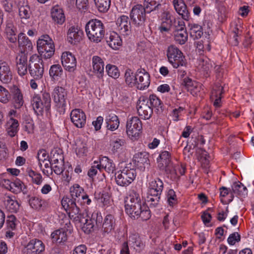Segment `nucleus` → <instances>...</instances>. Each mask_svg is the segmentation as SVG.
Segmentation results:
<instances>
[{
  "mask_svg": "<svg viewBox=\"0 0 254 254\" xmlns=\"http://www.w3.org/2000/svg\"><path fill=\"white\" fill-rule=\"evenodd\" d=\"M85 32L88 39L93 42H100L105 36V27L99 20H89L86 24Z\"/></svg>",
  "mask_w": 254,
  "mask_h": 254,
  "instance_id": "1",
  "label": "nucleus"
},
{
  "mask_svg": "<svg viewBox=\"0 0 254 254\" xmlns=\"http://www.w3.org/2000/svg\"><path fill=\"white\" fill-rule=\"evenodd\" d=\"M149 190L147 201L151 208L156 207L159 202L160 195L163 189V183L159 178H157L149 184Z\"/></svg>",
  "mask_w": 254,
  "mask_h": 254,
  "instance_id": "2",
  "label": "nucleus"
},
{
  "mask_svg": "<svg viewBox=\"0 0 254 254\" xmlns=\"http://www.w3.org/2000/svg\"><path fill=\"white\" fill-rule=\"evenodd\" d=\"M37 45L41 58L48 59L54 55L55 51L54 43L48 35L42 36L37 41Z\"/></svg>",
  "mask_w": 254,
  "mask_h": 254,
  "instance_id": "3",
  "label": "nucleus"
},
{
  "mask_svg": "<svg viewBox=\"0 0 254 254\" xmlns=\"http://www.w3.org/2000/svg\"><path fill=\"white\" fill-rule=\"evenodd\" d=\"M28 69L30 74L34 79L38 81L41 79L44 73V64L42 58L36 55H32L29 61Z\"/></svg>",
  "mask_w": 254,
  "mask_h": 254,
  "instance_id": "4",
  "label": "nucleus"
},
{
  "mask_svg": "<svg viewBox=\"0 0 254 254\" xmlns=\"http://www.w3.org/2000/svg\"><path fill=\"white\" fill-rule=\"evenodd\" d=\"M115 176L116 182L119 186H127L135 179L136 171L133 168L126 167L122 171L116 173Z\"/></svg>",
  "mask_w": 254,
  "mask_h": 254,
  "instance_id": "5",
  "label": "nucleus"
},
{
  "mask_svg": "<svg viewBox=\"0 0 254 254\" xmlns=\"http://www.w3.org/2000/svg\"><path fill=\"white\" fill-rule=\"evenodd\" d=\"M167 57L174 68L186 66L187 63L182 52L176 47L171 45L168 48Z\"/></svg>",
  "mask_w": 254,
  "mask_h": 254,
  "instance_id": "6",
  "label": "nucleus"
},
{
  "mask_svg": "<svg viewBox=\"0 0 254 254\" xmlns=\"http://www.w3.org/2000/svg\"><path fill=\"white\" fill-rule=\"evenodd\" d=\"M125 210L126 213L133 219L140 218V220L142 221H146L148 220L151 216L150 211L146 205V203Z\"/></svg>",
  "mask_w": 254,
  "mask_h": 254,
  "instance_id": "7",
  "label": "nucleus"
},
{
  "mask_svg": "<svg viewBox=\"0 0 254 254\" xmlns=\"http://www.w3.org/2000/svg\"><path fill=\"white\" fill-rule=\"evenodd\" d=\"M158 167L160 170L164 171L167 174H176V169L170 159V154L167 151L161 152L157 159Z\"/></svg>",
  "mask_w": 254,
  "mask_h": 254,
  "instance_id": "8",
  "label": "nucleus"
},
{
  "mask_svg": "<svg viewBox=\"0 0 254 254\" xmlns=\"http://www.w3.org/2000/svg\"><path fill=\"white\" fill-rule=\"evenodd\" d=\"M126 128L128 136L130 138L136 139L142 128L141 121L137 117H132L127 120Z\"/></svg>",
  "mask_w": 254,
  "mask_h": 254,
  "instance_id": "9",
  "label": "nucleus"
},
{
  "mask_svg": "<svg viewBox=\"0 0 254 254\" xmlns=\"http://www.w3.org/2000/svg\"><path fill=\"white\" fill-rule=\"evenodd\" d=\"M146 8L141 4H136L132 8L130 13V19L136 26L144 25L146 20Z\"/></svg>",
  "mask_w": 254,
  "mask_h": 254,
  "instance_id": "10",
  "label": "nucleus"
},
{
  "mask_svg": "<svg viewBox=\"0 0 254 254\" xmlns=\"http://www.w3.org/2000/svg\"><path fill=\"white\" fill-rule=\"evenodd\" d=\"M53 95L59 112L60 114H64L65 110V99L67 95L65 89L59 86L55 87Z\"/></svg>",
  "mask_w": 254,
  "mask_h": 254,
  "instance_id": "11",
  "label": "nucleus"
},
{
  "mask_svg": "<svg viewBox=\"0 0 254 254\" xmlns=\"http://www.w3.org/2000/svg\"><path fill=\"white\" fill-rule=\"evenodd\" d=\"M137 113L142 119H149L153 114V109L148 104L147 98L140 97L137 102L136 106Z\"/></svg>",
  "mask_w": 254,
  "mask_h": 254,
  "instance_id": "12",
  "label": "nucleus"
},
{
  "mask_svg": "<svg viewBox=\"0 0 254 254\" xmlns=\"http://www.w3.org/2000/svg\"><path fill=\"white\" fill-rule=\"evenodd\" d=\"M15 63L18 74L21 76L26 75L28 67L27 55L24 52L19 53L15 58Z\"/></svg>",
  "mask_w": 254,
  "mask_h": 254,
  "instance_id": "13",
  "label": "nucleus"
},
{
  "mask_svg": "<svg viewBox=\"0 0 254 254\" xmlns=\"http://www.w3.org/2000/svg\"><path fill=\"white\" fill-rule=\"evenodd\" d=\"M125 202V209L133 208L145 203L139 194L133 190L130 191L128 195L126 197Z\"/></svg>",
  "mask_w": 254,
  "mask_h": 254,
  "instance_id": "14",
  "label": "nucleus"
},
{
  "mask_svg": "<svg viewBox=\"0 0 254 254\" xmlns=\"http://www.w3.org/2000/svg\"><path fill=\"white\" fill-rule=\"evenodd\" d=\"M136 87L143 90L148 87L150 84V75L143 68L138 69L136 71Z\"/></svg>",
  "mask_w": 254,
  "mask_h": 254,
  "instance_id": "15",
  "label": "nucleus"
},
{
  "mask_svg": "<svg viewBox=\"0 0 254 254\" xmlns=\"http://www.w3.org/2000/svg\"><path fill=\"white\" fill-rule=\"evenodd\" d=\"M45 250L43 243L38 239H32L25 248L24 252L26 254H40Z\"/></svg>",
  "mask_w": 254,
  "mask_h": 254,
  "instance_id": "16",
  "label": "nucleus"
},
{
  "mask_svg": "<svg viewBox=\"0 0 254 254\" xmlns=\"http://www.w3.org/2000/svg\"><path fill=\"white\" fill-rule=\"evenodd\" d=\"M70 119L75 126L78 128L83 127L86 124V115L80 109H75L70 113Z\"/></svg>",
  "mask_w": 254,
  "mask_h": 254,
  "instance_id": "17",
  "label": "nucleus"
},
{
  "mask_svg": "<svg viewBox=\"0 0 254 254\" xmlns=\"http://www.w3.org/2000/svg\"><path fill=\"white\" fill-rule=\"evenodd\" d=\"M62 63L65 69L69 71H73L76 66V60L71 53L65 52L62 54Z\"/></svg>",
  "mask_w": 254,
  "mask_h": 254,
  "instance_id": "18",
  "label": "nucleus"
},
{
  "mask_svg": "<svg viewBox=\"0 0 254 254\" xmlns=\"http://www.w3.org/2000/svg\"><path fill=\"white\" fill-rule=\"evenodd\" d=\"M116 24L118 30L121 34L127 35L130 32L131 25L127 16L122 15L117 20Z\"/></svg>",
  "mask_w": 254,
  "mask_h": 254,
  "instance_id": "19",
  "label": "nucleus"
},
{
  "mask_svg": "<svg viewBox=\"0 0 254 254\" xmlns=\"http://www.w3.org/2000/svg\"><path fill=\"white\" fill-rule=\"evenodd\" d=\"M12 79V72L8 64L0 61V80L3 83H8Z\"/></svg>",
  "mask_w": 254,
  "mask_h": 254,
  "instance_id": "20",
  "label": "nucleus"
},
{
  "mask_svg": "<svg viewBox=\"0 0 254 254\" xmlns=\"http://www.w3.org/2000/svg\"><path fill=\"white\" fill-rule=\"evenodd\" d=\"M173 4L177 12L185 20L189 19L190 14L183 0H173Z\"/></svg>",
  "mask_w": 254,
  "mask_h": 254,
  "instance_id": "21",
  "label": "nucleus"
},
{
  "mask_svg": "<svg viewBox=\"0 0 254 254\" xmlns=\"http://www.w3.org/2000/svg\"><path fill=\"white\" fill-rule=\"evenodd\" d=\"M93 72L98 78H102L104 74V63L100 57L95 56L92 59Z\"/></svg>",
  "mask_w": 254,
  "mask_h": 254,
  "instance_id": "22",
  "label": "nucleus"
},
{
  "mask_svg": "<svg viewBox=\"0 0 254 254\" xmlns=\"http://www.w3.org/2000/svg\"><path fill=\"white\" fill-rule=\"evenodd\" d=\"M149 154L146 152L136 153L133 157V161L136 165L140 167L145 168L149 165Z\"/></svg>",
  "mask_w": 254,
  "mask_h": 254,
  "instance_id": "23",
  "label": "nucleus"
},
{
  "mask_svg": "<svg viewBox=\"0 0 254 254\" xmlns=\"http://www.w3.org/2000/svg\"><path fill=\"white\" fill-rule=\"evenodd\" d=\"M81 40V37L77 27H70L67 33V40L71 44L75 45Z\"/></svg>",
  "mask_w": 254,
  "mask_h": 254,
  "instance_id": "24",
  "label": "nucleus"
},
{
  "mask_svg": "<svg viewBox=\"0 0 254 254\" xmlns=\"http://www.w3.org/2000/svg\"><path fill=\"white\" fill-rule=\"evenodd\" d=\"M67 230L60 229L54 231L51 235L53 242L64 243L67 240Z\"/></svg>",
  "mask_w": 254,
  "mask_h": 254,
  "instance_id": "25",
  "label": "nucleus"
},
{
  "mask_svg": "<svg viewBox=\"0 0 254 254\" xmlns=\"http://www.w3.org/2000/svg\"><path fill=\"white\" fill-rule=\"evenodd\" d=\"M51 16L55 22L62 24L65 21L63 10L58 5L55 6L51 10Z\"/></svg>",
  "mask_w": 254,
  "mask_h": 254,
  "instance_id": "26",
  "label": "nucleus"
},
{
  "mask_svg": "<svg viewBox=\"0 0 254 254\" xmlns=\"http://www.w3.org/2000/svg\"><path fill=\"white\" fill-rule=\"evenodd\" d=\"M12 102L15 109H20L23 105L24 100L23 95L20 90L16 87H14L12 92Z\"/></svg>",
  "mask_w": 254,
  "mask_h": 254,
  "instance_id": "27",
  "label": "nucleus"
},
{
  "mask_svg": "<svg viewBox=\"0 0 254 254\" xmlns=\"http://www.w3.org/2000/svg\"><path fill=\"white\" fill-rule=\"evenodd\" d=\"M31 103L35 113L38 115H42L45 110V105H43L41 97L38 95H34Z\"/></svg>",
  "mask_w": 254,
  "mask_h": 254,
  "instance_id": "28",
  "label": "nucleus"
},
{
  "mask_svg": "<svg viewBox=\"0 0 254 254\" xmlns=\"http://www.w3.org/2000/svg\"><path fill=\"white\" fill-rule=\"evenodd\" d=\"M116 220L112 214H108L105 217L102 225V229L105 233H110L115 228Z\"/></svg>",
  "mask_w": 254,
  "mask_h": 254,
  "instance_id": "29",
  "label": "nucleus"
},
{
  "mask_svg": "<svg viewBox=\"0 0 254 254\" xmlns=\"http://www.w3.org/2000/svg\"><path fill=\"white\" fill-rule=\"evenodd\" d=\"M98 166L99 170L104 169L109 174L113 173L115 170V165L107 157H103L100 160V163L98 164Z\"/></svg>",
  "mask_w": 254,
  "mask_h": 254,
  "instance_id": "30",
  "label": "nucleus"
},
{
  "mask_svg": "<svg viewBox=\"0 0 254 254\" xmlns=\"http://www.w3.org/2000/svg\"><path fill=\"white\" fill-rule=\"evenodd\" d=\"M18 42L19 46L22 47L23 51L20 52H28L32 49V44L28 38L23 33H20L18 35Z\"/></svg>",
  "mask_w": 254,
  "mask_h": 254,
  "instance_id": "31",
  "label": "nucleus"
},
{
  "mask_svg": "<svg viewBox=\"0 0 254 254\" xmlns=\"http://www.w3.org/2000/svg\"><path fill=\"white\" fill-rule=\"evenodd\" d=\"M28 203L31 208L37 211L43 210L46 207L45 200L36 196L30 197L28 200Z\"/></svg>",
  "mask_w": 254,
  "mask_h": 254,
  "instance_id": "32",
  "label": "nucleus"
},
{
  "mask_svg": "<svg viewBox=\"0 0 254 254\" xmlns=\"http://www.w3.org/2000/svg\"><path fill=\"white\" fill-rule=\"evenodd\" d=\"M108 45L113 49L117 50L122 46V40L120 36L116 32L110 34L109 38L107 40Z\"/></svg>",
  "mask_w": 254,
  "mask_h": 254,
  "instance_id": "33",
  "label": "nucleus"
},
{
  "mask_svg": "<svg viewBox=\"0 0 254 254\" xmlns=\"http://www.w3.org/2000/svg\"><path fill=\"white\" fill-rule=\"evenodd\" d=\"M223 93V87L221 85L215 86L213 87L212 91L211 98L213 100L215 99L214 102V106L216 107H219L220 106V102L222 98V94Z\"/></svg>",
  "mask_w": 254,
  "mask_h": 254,
  "instance_id": "34",
  "label": "nucleus"
},
{
  "mask_svg": "<svg viewBox=\"0 0 254 254\" xmlns=\"http://www.w3.org/2000/svg\"><path fill=\"white\" fill-rule=\"evenodd\" d=\"M148 100L149 105L152 109L154 108L155 109V112H156L157 114H159L162 113L163 103L156 95H150Z\"/></svg>",
  "mask_w": 254,
  "mask_h": 254,
  "instance_id": "35",
  "label": "nucleus"
},
{
  "mask_svg": "<svg viewBox=\"0 0 254 254\" xmlns=\"http://www.w3.org/2000/svg\"><path fill=\"white\" fill-rule=\"evenodd\" d=\"M175 41L181 45L184 44L188 39V33L184 26H181L175 31Z\"/></svg>",
  "mask_w": 254,
  "mask_h": 254,
  "instance_id": "36",
  "label": "nucleus"
},
{
  "mask_svg": "<svg viewBox=\"0 0 254 254\" xmlns=\"http://www.w3.org/2000/svg\"><path fill=\"white\" fill-rule=\"evenodd\" d=\"M129 244L133 247L137 251H140L144 246L139 236L137 235H132L129 237Z\"/></svg>",
  "mask_w": 254,
  "mask_h": 254,
  "instance_id": "37",
  "label": "nucleus"
},
{
  "mask_svg": "<svg viewBox=\"0 0 254 254\" xmlns=\"http://www.w3.org/2000/svg\"><path fill=\"white\" fill-rule=\"evenodd\" d=\"M83 189L78 184H75L70 189V192L72 196V198L74 199L76 198V202L78 204L81 203L80 196L83 195L82 193H83Z\"/></svg>",
  "mask_w": 254,
  "mask_h": 254,
  "instance_id": "38",
  "label": "nucleus"
},
{
  "mask_svg": "<svg viewBox=\"0 0 254 254\" xmlns=\"http://www.w3.org/2000/svg\"><path fill=\"white\" fill-rule=\"evenodd\" d=\"M49 74L55 80H58L63 75V70L60 64H54L51 66Z\"/></svg>",
  "mask_w": 254,
  "mask_h": 254,
  "instance_id": "39",
  "label": "nucleus"
},
{
  "mask_svg": "<svg viewBox=\"0 0 254 254\" xmlns=\"http://www.w3.org/2000/svg\"><path fill=\"white\" fill-rule=\"evenodd\" d=\"M190 34L193 39L200 38L203 34L202 29L201 26L196 24H190Z\"/></svg>",
  "mask_w": 254,
  "mask_h": 254,
  "instance_id": "40",
  "label": "nucleus"
},
{
  "mask_svg": "<svg viewBox=\"0 0 254 254\" xmlns=\"http://www.w3.org/2000/svg\"><path fill=\"white\" fill-rule=\"evenodd\" d=\"M125 81L130 87L136 85V73L134 74L131 69H127L125 73Z\"/></svg>",
  "mask_w": 254,
  "mask_h": 254,
  "instance_id": "41",
  "label": "nucleus"
},
{
  "mask_svg": "<svg viewBox=\"0 0 254 254\" xmlns=\"http://www.w3.org/2000/svg\"><path fill=\"white\" fill-rule=\"evenodd\" d=\"M232 190L234 193L240 196L247 194V188L240 182H235L232 186Z\"/></svg>",
  "mask_w": 254,
  "mask_h": 254,
  "instance_id": "42",
  "label": "nucleus"
},
{
  "mask_svg": "<svg viewBox=\"0 0 254 254\" xmlns=\"http://www.w3.org/2000/svg\"><path fill=\"white\" fill-rule=\"evenodd\" d=\"M5 204L7 210L11 213L16 212L19 207L18 202L9 196L7 197Z\"/></svg>",
  "mask_w": 254,
  "mask_h": 254,
  "instance_id": "43",
  "label": "nucleus"
},
{
  "mask_svg": "<svg viewBox=\"0 0 254 254\" xmlns=\"http://www.w3.org/2000/svg\"><path fill=\"white\" fill-rule=\"evenodd\" d=\"M8 124L9 126L7 128V133L10 137H14L18 130V122L15 119L11 118Z\"/></svg>",
  "mask_w": 254,
  "mask_h": 254,
  "instance_id": "44",
  "label": "nucleus"
},
{
  "mask_svg": "<svg viewBox=\"0 0 254 254\" xmlns=\"http://www.w3.org/2000/svg\"><path fill=\"white\" fill-rule=\"evenodd\" d=\"M15 29L13 24L11 23H8L5 28V33L7 39L12 43H14L17 41L16 36Z\"/></svg>",
  "mask_w": 254,
  "mask_h": 254,
  "instance_id": "45",
  "label": "nucleus"
},
{
  "mask_svg": "<svg viewBox=\"0 0 254 254\" xmlns=\"http://www.w3.org/2000/svg\"><path fill=\"white\" fill-rule=\"evenodd\" d=\"M143 6L146 8L147 13L158 10L161 6V3L154 1L152 0H144Z\"/></svg>",
  "mask_w": 254,
  "mask_h": 254,
  "instance_id": "46",
  "label": "nucleus"
},
{
  "mask_svg": "<svg viewBox=\"0 0 254 254\" xmlns=\"http://www.w3.org/2000/svg\"><path fill=\"white\" fill-rule=\"evenodd\" d=\"M95 6L101 12H106L109 9L111 0H94Z\"/></svg>",
  "mask_w": 254,
  "mask_h": 254,
  "instance_id": "47",
  "label": "nucleus"
},
{
  "mask_svg": "<svg viewBox=\"0 0 254 254\" xmlns=\"http://www.w3.org/2000/svg\"><path fill=\"white\" fill-rule=\"evenodd\" d=\"M198 65L206 73L213 68V62L207 58H200Z\"/></svg>",
  "mask_w": 254,
  "mask_h": 254,
  "instance_id": "48",
  "label": "nucleus"
},
{
  "mask_svg": "<svg viewBox=\"0 0 254 254\" xmlns=\"http://www.w3.org/2000/svg\"><path fill=\"white\" fill-rule=\"evenodd\" d=\"M76 201L70 203V206L68 208L69 217L71 219H75L76 216L81 211L77 205Z\"/></svg>",
  "mask_w": 254,
  "mask_h": 254,
  "instance_id": "49",
  "label": "nucleus"
},
{
  "mask_svg": "<svg viewBox=\"0 0 254 254\" xmlns=\"http://www.w3.org/2000/svg\"><path fill=\"white\" fill-rule=\"evenodd\" d=\"M106 68L109 76L115 79L119 77L120 71L116 65L108 64L106 66Z\"/></svg>",
  "mask_w": 254,
  "mask_h": 254,
  "instance_id": "50",
  "label": "nucleus"
},
{
  "mask_svg": "<svg viewBox=\"0 0 254 254\" xmlns=\"http://www.w3.org/2000/svg\"><path fill=\"white\" fill-rule=\"evenodd\" d=\"M11 95L9 91L0 85V102L4 104H6L9 101Z\"/></svg>",
  "mask_w": 254,
  "mask_h": 254,
  "instance_id": "51",
  "label": "nucleus"
},
{
  "mask_svg": "<svg viewBox=\"0 0 254 254\" xmlns=\"http://www.w3.org/2000/svg\"><path fill=\"white\" fill-rule=\"evenodd\" d=\"M29 176L31 178L32 181L33 183L40 185L41 184L43 179L40 173H37L32 170L28 171Z\"/></svg>",
  "mask_w": 254,
  "mask_h": 254,
  "instance_id": "52",
  "label": "nucleus"
},
{
  "mask_svg": "<svg viewBox=\"0 0 254 254\" xmlns=\"http://www.w3.org/2000/svg\"><path fill=\"white\" fill-rule=\"evenodd\" d=\"M196 82L192 81L191 79L189 77L185 78L182 83L181 85L185 88L188 91H192L194 88L196 87Z\"/></svg>",
  "mask_w": 254,
  "mask_h": 254,
  "instance_id": "53",
  "label": "nucleus"
},
{
  "mask_svg": "<svg viewBox=\"0 0 254 254\" xmlns=\"http://www.w3.org/2000/svg\"><path fill=\"white\" fill-rule=\"evenodd\" d=\"M82 225L83 230L86 233H89L93 231L95 226V224H94V222L92 218L89 219H88L87 218L85 223H82Z\"/></svg>",
  "mask_w": 254,
  "mask_h": 254,
  "instance_id": "54",
  "label": "nucleus"
},
{
  "mask_svg": "<svg viewBox=\"0 0 254 254\" xmlns=\"http://www.w3.org/2000/svg\"><path fill=\"white\" fill-rule=\"evenodd\" d=\"M42 101L43 103V105H45V111L46 112H49L51 107V97L49 93L44 92L42 94V97L41 98Z\"/></svg>",
  "mask_w": 254,
  "mask_h": 254,
  "instance_id": "55",
  "label": "nucleus"
},
{
  "mask_svg": "<svg viewBox=\"0 0 254 254\" xmlns=\"http://www.w3.org/2000/svg\"><path fill=\"white\" fill-rule=\"evenodd\" d=\"M167 201L170 206H173L177 203V198L176 193L172 189H170L168 191L167 194Z\"/></svg>",
  "mask_w": 254,
  "mask_h": 254,
  "instance_id": "56",
  "label": "nucleus"
},
{
  "mask_svg": "<svg viewBox=\"0 0 254 254\" xmlns=\"http://www.w3.org/2000/svg\"><path fill=\"white\" fill-rule=\"evenodd\" d=\"M19 14L21 18H29L31 15L29 7L28 5L20 6L19 8Z\"/></svg>",
  "mask_w": 254,
  "mask_h": 254,
  "instance_id": "57",
  "label": "nucleus"
},
{
  "mask_svg": "<svg viewBox=\"0 0 254 254\" xmlns=\"http://www.w3.org/2000/svg\"><path fill=\"white\" fill-rule=\"evenodd\" d=\"M75 151L76 154L79 156L84 155L87 151V147L86 144L83 142H79L76 144Z\"/></svg>",
  "mask_w": 254,
  "mask_h": 254,
  "instance_id": "58",
  "label": "nucleus"
},
{
  "mask_svg": "<svg viewBox=\"0 0 254 254\" xmlns=\"http://www.w3.org/2000/svg\"><path fill=\"white\" fill-rule=\"evenodd\" d=\"M52 167L55 174L61 175L64 171V159L61 158L60 163L52 165Z\"/></svg>",
  "mask_w": 254,
  "mask_h": 254,
  "instance_id": "59",
  "label": "nucleus"
},
{
  "mask_svg": "<svg viewBox=\"0 0 254 254\" xmlns=\"http://www.w3.org/2000/svg\"><path fill=\"white\" fill-rule=\"evenodd\" d=\"M87 217H88L87 213L81 211L76 216L75 219H72V220L76 223H80L82 225V223H85Z\"/></svg>",
  "mask_w": 254,
  "mask_h": 254,
  "instance_id": "60",
  "label": "nucleus"
},
{
  "mask_svg": "<svg viewBox=\"0 0 254 254\" xmlns=\"http://www.w3.org/2000/svg\"><path fill=\"white\" fill-rule=\"evenodd\" d=\"M100 201L104 205L108 206L112 202L110 196L108 192H104L102 194L101 197L99 198Z\"/></svg>",
  "mask_w": 254,
  "mask_h": 254,
  "instance_id": "61",
  "label": "nucleus"
},
{
  "mask_svg": "<svg viewBox=\"0 0 254 254\" xmlns=\"http://www.w3.org/2000/svg\"><path fill=\"white\" fill-rule=\"evenodd\" d=\"M241 236L237 232L231 234L228 238V243L231 245H234L236 242L240 241Z\"/></svg>",
  "mask_w": 254,
  "mask_h": 254,
  "instance_id": "62",
  "label": "nucleus"
},
{
  "mask_svg": "<svg viewBox=\"0 0 254 254\" xmlns=\"http://www.w3.org/2000/svg\"><path fill=\"white\" fill-rule=\"evenodd\" d=\"M37 155L39 160V165L40 168L42 169V162L48 159L49 155L45 150L39 151Z\"/></svg>",
  "mask_w": 254,
  "mask_h": 254,
  "instance_id": "63",
  "label": "nucleus"
},
{
  "mask_svg": "<svg viewBox=\"0 0 254 254\" xmlns=\"http://www.w3.org/2000/svg\"><path fill=\"white\" fill-rule=\"evenodd\" d=\"M171 26V21L166 19L163 21L161 25L159 27V29L162 33L168 32Z\"/></svg>",
  "mask_w": 254,
  "mask_h": 254,
  "instance_id": "64",
  "label": "nucleus"
}]
</instances>
